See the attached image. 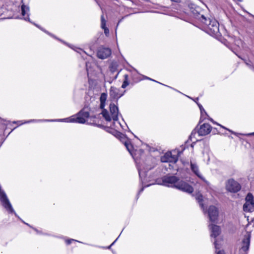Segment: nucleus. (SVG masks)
<instances>
[{
	"label": "nucleus",
	"mask_w": 254,
	"mask_h": 254,
	"mask_svg": "<svg viewBox=\"0 0 254 254\" xmlns=\"http://www.w3.org/2000/svg\"><path fill=\"white\" fill-rule=\"evenodd\" d=\"M162 185L176 188L184 192L190 193L193 190V188L183 180L174 175H166L162 178Z\"/></svg>",
	"instance_id": "nucleus-1"
},
{
	"label": "nucleus",
	"mask_w": 254,
	"mask_h": 254,
	"mask_svg": "<svg viewBox=\"0 0 254 254\" xmlns=\"http://www.w3.org/2000/svg\"><path fill=\"white\" fill-rule=\"evenodd\" d=\"M200 21L203 24L205 31L212 36L219 35V23L214 19H207L204 15H201Z\"/></svg>",
	"instance_id": "nucleus-2"
},
{
	"label": "nucleus",
	"mask_w": 254,
	"mask_h": 254,
	"mask_svg": "<svg viewBox=\"0 0 254 254\" xmlns=\"http://www.w3.org/2000/svg\"><path fill=\"white\" fill-rule=\"evenodd\" d=\"M89 117V113L82 109L75 115L72 116L69 118L61 119L59 121L68 123L84 124Z\"/></svg>",
	"instance_id": "nucleus-3"
},
{
	"label": "nucleus",
	"mask_w": 254,
	"mask_h": 254,
	"mask_svg": "<svg viewBox=\"0 0 254 254\" xmlns=\"http://www.w3.org/2000/svg\"><path fill=\"white\" fill-rule=\"evenodd\" d=\"M110 112L111 114V117L110 116V114L108 111L104 109L102 110L101 113L103 117L105 119V120L107 122L111 121L112 119L114 121L113 123V127H117L115 126V122L118 121V116H119V109L117 105H116L114 103H111L110 105Z\"/></svg>",
	"instance_id": "nucleus-4"
},
{
	"label": "nucleus",
	"mask_w": 254,
	"mask_h": 254,
	"mask_svg": "<svg viewBox=\"0 0 254 254\" xmlns=\"http://www.w3.org/2000/svg\"><path fill=\"white\" fill-rule=\"evenodd\" d=\"M226 188L228 191L236 193L241 190V185L234 179H230L226 183Z\"/></svg>",
	"instance_id": "nucleus-5"
},
{
	"label": "nucleus",
	"mask_w": 254,
	"mask_h": 254,
	"mask_svg": "<svg viewBox=\"0 0 254 254\" xmlns=\"http://www.w3.org/2000/svg\"><path fill=\"white\" fill-rule=\"evenodd\" d=\"M246 202L243 205L245 212H252L254 210V197L251 193H249L246 197Z\"/></svg>",
	"instance_id": "nucleus-6"
},
{
	"label": "nucleus",
	"mask_w": 254,
	"mask_h": 254,
	"mask_svg": "<svg viewBox=\"0 0 254 254\" xmlns=\"http://www.w3.org/2000/svg\"><path fill=\"white\" fill-rule=\"evenodd\" d=\"M207 212L209 220L212 222H216L218 217V210L217 208L213 205L210 206Z\"/></svg>",
	"instance_id": "nucleus-7"
},
{
	"label": "nucleus",
	"mask_w": 254,
	"mask_h": 254,
	"mask_svg": "<svg viewBox=\"0 0 254 254\" xmlns=\"http://www.w3.org/2000/svg\"><path fill=\"white\" fill-rule=\"evenodd\" d=\"M251 233L247 232L246 234L244 236V238L242 240V246L240 249L241 252H246L249 249L250 240H251Z\"/></svg>",
	"instance_id": "nucleus-8"
},
{
	"label": "nucleus",
	"mask_w": 254,
	"mask_h": 254,
	"mask_svg": "<svg viewBox=\"0 0 254 254\" xmlns=\"http://www.w3.org/2000/svg\"><path fill=\"white\" fill-rule=\"evenodd\" d=\"M188 7L190 9V13L192 14V16L200 21V16L201 14H200V7L192 3H189Z\"/></svg>",
	"instance_id": "nucleus-9"
},
{
	"label": "nucleus",
	"mask_w": 254,
	"mask_h": 254,
	"mask_svg": "<svg viewBox=\"0 0 254 254\" xmlns=\"http://www.w3.org/2000/svg\"><path fill=\"white\" fill-rule=\"evenodd\" d=\"M111 54V50L108 48L101 47L97 52V57L101 59H105Z\"/></svg>",
	"instance_id": "nucleus-10"
},
{
	"label": "nucleus",
	"mask_w": 254,
	"mask_h": 254,
	"mask_svg": "<svg viewBox=\"0 0 254 254\" xmlns=\"http://www.w3.org/2000/svg\"><path fill=\"white\" fill-rule=\"evenodd\" d=\"M212 127L208 124H203L200 127L197 133L199 136H204L209 134L211 131Z\"/></svg>",
	"instance_id": "nucleus-11"
},
{
	"label": "nucleus",
	"mask_w": 254,
	"mask_h": 254,
	"mask_svg": "<svg viewBox=\"0 0 254 254\" xmlns=\"http://www.w3.org/2000/svg\"><path fill=\"white\" fill-rule=\"evenodd\" d=\"M161 160L162 162L176 163L178 161V157L175 155L172 156L171 152H168L162 158Z\"/></svg>",
	"instance_id": "nucleus-12"
},
{
	"label": "nucleus",
	"mask_w": 254,
	"mask_h": 254,
	"mask_svg": "<svg viewBox=\"0 0 254 254\" xmlns=\"http://www.w3.org/2000/svg\"><path fill=\"white\" fill-rule=\"evenodd\" d=\"M209 229L211 231V237L214 238H216L220 233V228L216 225H209Z\"/></svg>",
	"instance_id": "nucleus-13"
},
{
	"label": "nucleus",
	"mask_w": 254,
	"mask_h": 254,
	"mask_svg": "<svg viewBox=\"0 0 254 254\" xmlns=\"http://www.w3.org/2000/svg\"><path fill=\"white\" fill-rule=\"evenodd\" d=\"M123 93H120L119 89L112 86L110 90V95L113 98L118 99L123 95Z\"/></svg>",
	"instance_id": "nucleus-14"
},
{
	"label": "nucleus",
	"mask_w": 254,
	"mask_h": 254,
	"mask_svg": "<svg viewBox=\"0 0 254 254\" xmlns=\"http://www.w3.org/2000/svg\"><path fill=\"white\" fill-rule=\"evenodd\" d=\"M190 169L192 172L198 178L203 179V177L199 170V167L196 163L190 161Z\"/></svg>",
	"instance_id": "nucleus-15"
},
{
	"label": "nucleus",
	"mask_w": 254,
	"mask_h": 254,
	"mask_svg": "<svg viewBox=\"0 0 254 254\" xmlns=\"http://www.w3.org/2000/svg\"><path fill=\"white\" fill-rule=\"evenodd\" d=\"M21 14L23 17V19L26 21H30V19L29 17V8L28 6L22 4L21 7Z\"/></svg>",
	"instance_id": "nucleus-16"
},
{
	"label": "nucleus",
	"mask_w": 254,
	"mask_h": 254,
	"mask_svg": "<svg viewBox=\"0 0 254 254\" xmlns=\"http://www.w3.org/2000/svg\"><path fill=\"white\" fill-rule=\"evenodd\" d=\"M101 28L104 29V33L106 35H108L109 33V29L106 26V21L104 18V15H102L101 16Z\"/></svg>",
	"instance_id": "nucleus-17"
},
{
	"label": "nucleus",
	"mask_w": 254,
	"mask_h": 254,
	"mask_svg": "<svg viewBox=\"0 0 254 254\" xmlns=\"http://www.w3.org/2000/svg\"><path fill=\"white\" fill-rule=\"evenodd\" d=\"M195 199L197 200L198 202L199 203L200 206L201 208L204 209V205L202 203V195L200 193H197L195 195Z\"/></svg>",
	"instance_id": "nucleus-18"
},
{
	"label": "nucleus",
	"mask_w": 254,
	"mask_h": 254,
	"mask_svg": "<svg viewBox=\"0 0 254 254\" xmlns=\"http://www.w3.org/2000/svg\"><path fill=\"white\" fill-rule=\"evenodd\" d=\"M128 84V76L127 74H125L124 75V81L122 84V88H125Z\"/></svg>",
	"instance_id": "nucleus-19"
},
{
	"label": "nucleus",
	"mask_w": 254,
	"mask_h": 254,
	"mask_svg": "<svg viewBox=\"0 0 254 254\" xmlns=\"http://www.w3.org/2000/svg\"><path fill=\"white\" fill-rule=\"evenodd\" d=\"M125 146L126 147L127 150L129 151V152L131 154V150L132 148V145L130 144L129 141H126L124 143Z\"/></svg>",
	"instance_id": "nucleus-20"
},
{
	"label": "nucleus",
	"mask_w": 254,
	"mask_h": 254,
	"mask_svg": "<svg viewBox=\"0 0 254 254\" xmlns=\"http://www.w3.org/2000/svg\"><path fill=\"white\" fill-rule=\"evenodd\" d=\"M107 96V95L106 93H102L100 98V102H106Z\"/></svg>",
	"instance_id": "nucleus-21"
},
{
	"label": "nucleus",
	"mask_w": 254,
	"mask_h": 254,
	"mask_svg": "<svg viewBox=\"0 0 254 254\" xmlns=\"http://www.w3.org/2000/svg\"><path fill=\"white\" fill-rule=\"evenodd\" d=\"M197 105H198V106L199 107V109L200 110L201 116H203L204 114L206 115L207 114H206L205 111L204 110V109L203 108L202 105L201 104H199V103H197Z\"/></svg>",
	"instance_id": "nucleus-22"
},
{
	"label": "nucleus",
	"mask_w": 254,
	"mask_h": 254,
	"mask_svg": "<svg viewBox=\"0 0 254 254\" xmlns=\"http://www.w3.org/2000/svg\"><path fill=\"white\" fill-rule=\"evenodd\" d=\"M196 131H195V130H193L191 132V134H190V137H189V138H190V140H192V138H193V137H194L195 135L196 134Z\"/></svg>",
	"instance_id": "nucleus-23"
},
{
	"label": "nucleus",
	"mask_w": 254,
	"mask_h": 254,
	"mask_svg": "<svg viewBox=\"0 0 254 254\" xmlns=\"http://www.w3.org/2000/svg\"><path fill=\"white\" fill-rule=\"evenodd\" d=\"M246 64L251 69L253 70L254 71V66L250 64L249 63H246Z\"/></svg>",
	"instance_id": "nucleus-24"
},
{
	"label": "nucleus",
	"mask_w": 254,
	"mask_h": 254,
	"mask_svg": "<svg viewBox=\"0 0 254 254\" xmlns=\"http://www.w3.org/2000/svg\"><path fill=\"white\" fill-rule=\"evenodd\" d=\"M105 106V102H100V108L103 109H104V108Z\"/></svg>",
	"instance_id": "nucleus-25"
},
{
	"label": "nucleus",
	"mask_w": 254,
	"mask_h": 254,
	"mask_svg": "<svg viewBox=\"0 0 254 254\" xmlns=\"http://www.w3.org/2000/svg\"><path fill=\"white\" fill-rule=\"evenodd\" d=\"M75 240L74 239H69L66 241V243L68 245L70 244L71 242L75 241Z\"/></svg>",
	"instance_id": "nucleus-26"
},
{
	"label": "nucleus",
	"mask_w": 254,
	"mask_h": 254,
	"mask_svg": "<svg viewBox=\"0 0 254 254\" xmlns=\"http://www.w3.org/2000/svg\"><path fill=\"white\" fill-rule=\"evenodd\" d=\"M128 15H126L125 16H124L121 19H120L118 21V23L117 24V27L118 26V25H119V24L122 21V20L124 19L125 17L127 16Z\"/></svg>",
	"instance_id": "nucleus-27"
},
{
	"label": "nucleus",
	"mask_w": 254,
	"mask_h": 254,
	"mask_svg": "<svg viewBox=\"0 0 254 254\" xmlns=\"http://www.w3.org/2000/svg\"><path fill=\"white\" fill-rule=\"evenodd\" d=\"M217 124L218 125V124ZM218 125H219V126H221V127H222V128H225V129H227V130H228L229 131L231 132L232 133H234L233 131H231V130H230V129H228L226 128V127H223V126H221V125H219V124H218Z\"/></svg>",
	"instance_id": "nucleus-28"
},
{
	"label": "nucleus",
	"mask_w": 254,
	"mask_h": 254,
	"mask_svg": "<svg viewBox=\"0 0 254 254\" xmlns=\"http://www.w3.org/2000/svg\"><path fill=\"white\" fill-rule=\"evenodd\" d=\"M216 254H224V252L223 251H219L217 252Z\"/></svg>",
	"instance_id": "nucleus-29"
},
{
	"label": "nucleus",
	"mask_w": 254,
	"mask_h": 254,
	"mask_svg": "<svg viewBox=\"0 0 254 254\" xmlns=\"http://www.w3.org/2000/svg\"><path fill=\"white\" fill-rule=\"evenodd\" d=\"M144 78H145V79H149V80H152V81H154L156 82L155 80H153V79H151V78H149V77H148L144 76Z\"/></svg>",
	"instance_id": "nucleus-30"
},
{
	"label": "nucleus",
	"mask_w": 254,
	"mask_h": 254,
	"mask_svg": "<svg viewBox=\"0 0 254 254\" xmlns=\"http://www.w3.org/2000/svg\"><path fill=\"white\" fill-rule=\"evenodd\" d=\"M214 245H215V249H219V248L217 247V242H216V241L214 242Z\"/></svg>",
	"instance_id": "nucleus-31"
},
{
	"label": "nucleus",
	"mask_w": 254,
	"mask_h": 254,
	"mask_svg": "<svg viewBox=\"0 0 254 254\" xmlns=\"http://www.w3.org/2000/svg\"><path fill=\"white\" fill-rule=\"evenodd\" d=\"M144 187H142L140 190L139 191H138V194H140L141 192L143 191V190H144Z\"/></svg>",
	"instance_id": "nucleus-32"
},
{
	"label": "nucleus",
	"mask_w": 254,
	"mask_h": 254,
	"mask_svg": "<svg viewBox=\"0 0 254 254\" xmlns=\"http://www.w3.org/2000/svg\"><path fill=\"white\" fill-rule=\"evenodd\" d=\"M118 238L113 243H112V244L109 246L108 247V248L109 249L112 245H113L114 244V243L116 242V241L117 240Z\"/></svg>",
	"instance_id": "nucleus-33"
},
{
	"label": "nucleus",
	"mask_w": 254,
	"mask_h": 254,
	"mask_svg": "<svg viewBox=\"0 0 254 254\" xmlns=\"http://www.w3.org/2000/svg\"><path fill=\"white\" fill-rule=\"evenodd\" d=\"M172 1L175 2H179L180 1V0H171Z\"/></svg>",
	"instance_id": "nucleus-34"
},
{
	"label": "nucleus",
	"mask_w": 254,
	"mask_h": 254,
	"mask_svg": "<svg viewBox=\"0 0 254 254\" xmlns=\"http://www.w3.org/2000/svg\"><path fill=\"white\" fill-rule=\"evenodd\" d=\"M138 173H139V177H140V178H141V172L140 170L139 169H138Z\"/></svg>",
	"instance_id": "nucleus-35"
},
{
	"label": "nucleus",
	"mask_w": 254,
	"mask_h": 254,
	"mask_svg": "<svg viewBox=\"0 0 254 254\" xmlns=\"http://www.w3.org/2000/svg\"><path fill=\"white\" fill-rule=\"evenodd\" d=\"M210 120L214 124H216L212 119H210Z\"/></svg>",
	"instance_id": "nucleus-36"
},
{
	"label": "nucleus",
	"mask_w": 254,
	"mask_h": 254,
	"mask_svg": "<svg viewBox=\"0 0 254 254\" xmlns=\"http://www.w3.org/2000/svg\"><path fill=\"white\" fill-rule=\"evenodd\" d=\"M34 121H35V120H30V121H27L26 123H30V122H34Z\"/></svg>",
	"instance_id": "nucleus-37"
},
{
	"label": "nucleus",
	"mask_w": 254,
	"mask_h": 254,
	"mask_svg": "<svg viewBox=\"0 0 254 254\" xmlns=\"http://www.w3.org/2000/svg\"><path fill=\"white\" fill-rule=\"evenodd\" d=\"M198 98H196L195 99V100H194V101H195L197 104L198 103L197 102V101H198Z\"/></svg>",
	"instance_id": "nucleus-38"
},
{
	"label": "nucleus",
	"mask_w": 254,
	"mask_h": 254,
	"mask_svg": "<svg viewBox=\"0 0 254 254\" xmlns=\"http://www.w3.org/2000/svg\"><path fill=\"white\" fill-rule=\"evenodd\" d=\"M35 25L36 26V27H38V28H40V27H39V26L38 25H36V24H35Z\"/></svg>",
	"instance_id": "nucleus-39"
},
{
	"label": "nucleus",
	"mask_w": 254,
	"mask_h": 254,
	"mask_svg": "<svg viewBox=\"0 0 254 254\" xmlns=\"http://www.w3.org/2000/svg\"><path fill=\"white\" fill-rule=\"evenodd\" d=\"M44 31L46 33H48V34H50L48 33V32H47V31H45V30H44Z\"/></svg>",
	"instance_id": "nucleus-40"
},
{
	"label": "nucleus",
	"mask_w": 254,
	"mask_h": 254,
	"mask_svg": "<svg viewBox=\"0 0 254 254\" xmlns=\"http://www.w3.org/2000/svg\"><path fill=\"white\" fill-rule=\"evenodd\" d=\"M24 223H25V224H26V225H29L28 224V223H25V222H24Z\"/></svg>",
	"instance_id": "nucleus-41"
},
{
	"label": "nucleus",
	"mask_w": 254,
	"mask_h": 254,
	"mask_svg": "<svg viewBox=\"0 0 254 254\" xmlns=\"http://www.w3.org/2000/svg\"><path fill=\"white\" fill-rule=\"evenodd\" d=\"M238 0L240 1H241L242 0Z\"/></svg>",
	"instance_id": "nucleus-42"
},
{
	"label": "nucleus",
	"mask_w": 254,
	"mask_h": 254,
	"mask_svg": "<svg viewBox=\"0 0 254 254\" xmlns=\"http://www.w3.org/2000/svg\"><path fill=\"white\" fill-rule=\"evenodd\" d=\"M253 134H254V132L252 133Z\"/></svg>",
	"instance_id": "nucleus-43"
}]
</instances>
